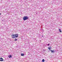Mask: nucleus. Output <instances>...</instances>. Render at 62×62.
Segmentation results:
<instances>
[{"label": "nucleus", "instance_id": "1a4fd4ad", "mask_svg": "<svg viewBox=\"0 0 62 62\" xmlns=\"http://www.w3.org/2000/svg\"><path fill=\"white\" fill-rule=\"evenodd\" d=\"M45 61V60H44V59H43L42 60V62H44Z\"/></svg>", "mask_w": 62, "mask_h": 62}, {"label": "nucleus", "instance_id": "9b49d317", "mask_svg": "<svg viewBox=\"0 0 62 62\" xmlns=\"http://www.w3.org/2000/svg\"><path fill=\"white\" fill-rule=\"evenodd\" d=\"M51 49V48H50L49 47H48V49H49V50H50Z\"/></svg>", "mask_w": 62, "mask_h": 62}, {"label": "nucleus", "instance_id": "f257e3e1", "mask_svg": "<svg viewBox=\"0 0 62 62\" xmlns=\"http://www.w3.org/2000/svg\"><path fill=\"white\" fill-rule=\"evenodd\" d=\"M29 19V17L28 16H24L23 17V19L24 21H25V20H27Z\"/></svg>", "mask_w": 62, "mask_h": 62}, {"label": "nucleus", "instance_id": "9d476101", "mask_svg": "<svg viewBox=\"0 0 62 62\" xmlns=\"http://www.w3.org/2000/svg\"><path fill=\"white\" fill-rule=\"evenodd\" d=\"M15 41H17V39H15Z\"/></svg>", "mask_w": 62, "mask_h": 62}, {"label": "nucleus", "instance_id": "0eeeda50", "mask_svg": "<svg viewBox=\"0 0 62 62\" xmlns=\"http://www.w3.org/2000/svg\"><path fill=\"white\" fill-rule=\"evenodd\" d=\"M24 55V54H21V56H23Z\"/></svg>", "mask_w": 62, "mask_h": 62}, {"label": "nucleus", "instance_id": "4468645a", "mask_svg": "<svg viewBox=\"0 0 62 62\" xmlns=\"http://www.w3.org/2000/svg\"><path fill=\"white\" fill-rule=\"evenodd\" d=\"M42 37H43V36H42Z\"/></svg>", "mask_w": 62, "mask_h": 62}, {"label": "nucleus", "instance_id": "f8f14e48", "mask_svg": "<svg viewBox=\"0 0 62 62\" xmlns=\"http://www.w3.org/2000/svg\"><path fill=\"white\" fill-rule=\"evenodd\" d=\"M50 44H48V46H49Z\"/></svg>", "mask_w": 62, "mask_h": 62}, {"label": "nucleus", "instance_id": "f03ea898", "mask_svg": "<svg viewBox=\"0 0 62 62\" xmlns=\"http://www.w3.org/2000/svg\"><path fill=\"white\" fill-rule=\"evenodd\" d=\"M12 37L13 38H16L15 34H12Z\"/></svg>", "mask_w": 62, "mask_h": 62}, {"label": "nucleus", "instance_id": "423d86ee", "mask_svg": "<svg viewBox=\"0 0 62 62\" xmlns=\"http://www.w3.org/2000/svg\"><path fill=\"white\" fill-rule=\"evenodd\" d=\"M51 53H54L55 52V51H52V50H51Z\"/></svg>", "mask_w": 62, "mask_h": 62}, {"label": "nucleus", "instance_id": "ddd939ff", "mask_svg": "<svg viewBox=\"0 0 62 62\" xmlns=\"http://www.w3.org/2000/svg\"><path fill=\"white\" fill-rule=\"evenodd\" d=\"M1 15V13H0V15Z\"/></svg>", "mask_w": 62, "mask_h": 62}, {"label": "nucleus", "instance_id": "20e7f679", "mask_svg": "<svg viewBox=\"0 0 62 62\" xmlns=\"http://www.w3.org/2000/svg\"><path fill=\"white\" fill-rule=\"evenodd\" d=\"M16 38H17L18 37V34H15Z\"/></svg>", "mask_w": 62, "mask_h": 62}, {"label": "nucleus", "instance_id": "6e6552de", "mask_svg": "<svg viewBox=\"0 0 62 62\" xmlns=\"http://www.w3.org/2000/svg\"><path fill=\"white\" fill-rule=\"evenodd\" d=\"M59 32H62L61 31V30H60V29H59Z\"/></svg>", "mask_w": 62, "mask_h": 62}, {"label": "nucleus", "instance_id": "39448f33", "mask_svg": "<svg viewBox=\"0 0 62 62\" xmlns=\"http://www.w3.org/2000/svg\"><path fill=\"white\" fill-rule=\"evenodd\" d=\"M8 57L9 58H11L12 57V55H10L8 56Z\"/></svg>", "mask_w": 62, "mask_h": 62}, {"label": "nucleus", "instance_id": "7ed1b4c3", "mask_svg": "<svg viewBox=\"0 0 62 62\" xmlns=\"http://www.w3.org/2000/svg\"><path fill=\"white\" fill-rule=\"evenodd\" d=\"M0 61H4V60H3V58H0Z\"/></svg>", "mask_w": 62, "mask_h": 62}]
</instances>
